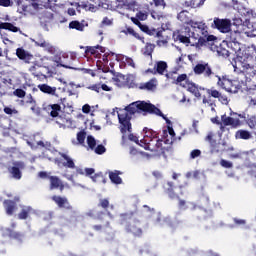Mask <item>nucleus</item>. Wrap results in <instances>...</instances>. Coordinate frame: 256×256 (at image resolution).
<instances>
[{
	"label": "nucleus",
	"instance_id": "nucleus-15",
	"mask_svg": "<svg viewBox=\"0 0 256 256\" xmlns=\"http://www.w3.org/2000/svg\"><path fill=\"white\" fill-rule=\"evenodd\" d=\"M177 19L185 24V25H190L191 27H195V25H198V22H195L191 19L190 13L188 10H182L178 13Z\"/></svg>",
	"mask_w": 256,
	"mask_h": 256
},
{
	"label": "nucleus",
	"instance_id": "nucleus-45",
	"mask_svg": "<svg viewBox=\"0 0 256 256\" xmlns=\"http://www.w3.org/2000/svg\"><path fill=\"white\" fill-rule=\"evenodd\" d=\"M126 33L130 34L131 36L135 37V39L138 40H143L144 38L140 36V34L138 32H136L135 30H133L131 27H129L128 29H126Z\"/></svg>",
	"mask_w": 256,
	"mask_h": 256
},
{
	"label": "nucleus",
	"instance_id": "nucleus-36",
	"mask_svg": "<svg viewBox=\"0 0 256 256\" xmlns=\"http://www.w3.org/2000/svg\"><path fill=\"white\" fill-rule=\"evenodd\" d=\"M201 5H203L201 3V1L197 3L196 0H186L183 3V7L190 8V9H196V8L200 7Z\"/></svg>",
	"mask_w": 256,
	"mask_h": 256
},
{
	"label": "nucleus",
	"instance_id": "nucleus-42",
	"mask_svg": "<svg viewBox=\"0 0 256 256\" xmlns=\"http://www.w3.org/2000/svg\"><path fill=\"white\" fill-rule=\"evenodd\" d=\"M246 125H248L250 129L256 130V116H251L246 119Z\"/></svg>",
	"mask_w": 256,
	"mask_h": 256
},
{
	"label": "nucleus",
	"instance_id": "nucleus-14",
	"mask_svg": "<svg viewBox=\"0 0 256 256\" xmlns=\"http://www.w3.org/2000/svg\"><path fill=\"white\" fill-rule=\"evenodd\" d=\"M97 207L106 211L107 212V216L110 218V219H113L114 216L113 214L108 211L109 209L110 210H114V204H111V202L109 201V198H100L99 199V202L97 204Z\"/></svg>",
	"mask_w": 256,
	"mask_h": 256
},
{
	"label": "nucleus",
	"instance_id": "nucleus-61",
	"mask_svg": "<svg viewBox=\"0 0 256 256\" xmlns=\"http://www.w3.org/2000/svg\"><path fill=\"white\" fill-rule=\"evenodd\" d=\"M128 0H117V8L123 9L126 7Z\"/></svg>",
	"mask_w": 256,
	"mask_h": 256
},
{
	"label": "nucleus",
	"instance_id": "nucleus-23",
	"mask_svg": "<svg viewBox=\"0 0 256 256\" xmlns=\"http://www.w3.org/2000/svg\"><path fill=\"white\" fill-rule=\"evenodd\" d=\"M5 233L10 239L16 240L18 242H22L24 238V234L18 231H14L12 228H5Z\"/></svg>",
	"mask_w": 256,
	"mask_h": 256
},
{
	"label": "nucleus",
	"instance_id": "nucleus-58",
	"mask_svg": "<svg viewBox=\"0 0 256 256\" xmlns=\"http://www.w3.org/2000/svg\"><path fill=\"white\" fill-rule=\"evenodd\" d=\"M4 113L8 114V115L18 114V110L15 109V108L5 107L4 108Z\"/></svg>",
	"mask_w": 256,
	"mask_h": 256
},
{
	"label": "nucleus",
	"instance_id": "nucleus-56",
	"mask_svg": "<svg viewBox=\"0 0 256 256\" xmlns=\"http://www.w3.org/2000/svg\"><path fill=\"white\" fill-rule=\"evenodd\" d=\"M113 20L108 19V17H104V20L101 21V27L112 26Z\"/></svg>",
	"mask_w": 256,
	"mask_h": 256
},
{
	"label": "nucleus",
	"instance_id": "nucleus-47",
	"mask_svg": "<svg viewBox=\"0 0 256 256\" xmlns=\"http://www.w3.org/2000/svg\"><path fill=\"white\" fill-rule=\"evenodd\" d=\"M149 5H155L156 7H162L165 8L166 7V2L165 0H152V2H149Z\"/></svg>",
	"mask_w": 256,
	"mask_h": 256
},
{
	"label": "nucleus",
	"instance_id": "nucleus-62",
	"mask_svg": "<svg viewBox=\"0 0 256 256\" xmlns=\"http://www.w3.org/2000/svg\"><path fill=\"white\" fill-rule=\"evenodd\" d=\"M233 223L236 224L237 226H243L246 224V220L239 219V218H233Z\"/></svg>",
	"mask_w": 256,
	"mask_h": 256
},
{
	"label": "nucleus",
	"instance_id": "nucleus-1",
	"mask_svg": "<svg viewBox=\"0 0 256 256\" xmlns=\"http://www.w3.org/2000/svg\"><path fill=\"white\" fill-rule=\"evenodd\" d=\"M139 113H143V115H147V113L155 114L166 120L167 124H171V120L165 117L160 108H156L155 105L145 101H136L125 108H120V112L118 113V120L120 124L119 129L123 135H125L127 132H132V116Z\"/></svg>",
	"mask_w": 256,
	"mask_h": 256
},
{
	"label": "nucleus",
	"instance_id": "nucleus-7",
	"mask_svg": "<svg viewBox=\"0 0 256 256\" xmlns=\"http://www.w3.org/2000/svg\"><path fill=\"white\" fill-rule=\"evenodd\" d=\"M140 146H142L145 150L154 152L159 156L166 157V153L168 152V147H163L161 140H147L143 139L140 141Z\"/></svg>",
	"mask_w": 256,
	"mask_h": 256
},
{
	"label": "nucleus",
	"instance_id": "nucleus-13",
	"mask_svg": "<svg viewBox=\"0 0 256 256\" xmlns=\"http://www.w3.org/2000/svg\"><path fill=\"white\" fill-rule=\"evenodd\" d=\"M192 37H194L195 40H197L196 45L201 47L206 46L207 43L209 42L217 40V38L214 35L201 36L199 33L196 32H192Z\"/></svg>",
	"mask_w": 256,
	"mask_h": 256
},
{
	"label": "nucleus",
	"instance_id": "nucleus-10",
	"mask_svg": "<svg viewBox=\"0 0 256 256\" xmlns=\"http://www.w3.org/2000/svg\"><path fill=\"white\" fill-rule=\"evenodd\" d=\"M176 134L174 131L173 127H169L168 126V131L164 130L163 134H162V144L164 143L165 146L162 147H168V151L171 150L172 145L174 143V141L176 140L175 138Z\"/></svg>",
	"mask_w": 256,
	"mask_h": 256
},
{
	"label": "nucleus",
	"instance_id": "nucleus-35",
	"mask_svg": "<svg viewBox=\"0 0 256 256\" xmlns=\"http://www.w3.org/2000/svg\"><path fill=\"white\" fill-rule=\"evenodd\" d=\"M68 27L70 29H75L79 32H83L84 31V24L82 22H80L79 20H72L69 24Z\"/></svg>",
	"mask_w": 256,
	"mask_h": 256
},
{
	"label": "nucleus",
	"instance_id": "nucleus-28",
	"mask_svg": "<svg viewBox=\"0 0 256 256\" xmlns=\"http://www.w3.org/2000/svg\"><path fill=\"white\" fill-rule=\"evenodd\" d=\"M97 49H99V51L101 52V53H105V48L104 47H102L101 45H96V46H87L86 48H85V54L86 55H96L97 53H99L98 51H97Z\"/></svg>",
	"mask_w": 256,
	"mask_h": 256
},
{
	"label": "nucleus",
	"instance_id": "nucleus-12",
	"mask_svg": "<svg viewBox=\"0 0 256 256\" xmlns=\"http://www.w3.org/2000/svg\"><path fill=\"white\" fill-rule=\"evenodd\" d=\"M116 83L117 85L122 88V87H128V88H139L138 84H136L135 81H131L129 80V78H126V76L124 74H119L116 78Z\"/></svg>",
	"mask_w": 256,
	"mask_h": 256
},
{
	"label": "nucleus",
	"instance_id": "nucleus-40",
	"mask_svg": "<svg viewBox=\"0 0 256 256\" xmlns=\"http://www.w3.org/2000/svg\"><path fill=\"white\" fill-rule=\"evenodd\" d=\"M155 45L152 43H147L144 48V55L147 57H152Z\"/></svg>",
	"mask_w": 256,
	"mask_h": 256
},
{
	"label": "nucleus",
	"instance_id": "nucleus-37",
	"mask_svg": "<svg viewBox=\"0 0 256 256\" xmlns=\"http://www.w3.org/2000/svg\"><path fill=\"white\" fill-rule=\"evenodd\" d=\"M185 81V83L187 82H191L188 78L187 74H179L178 77L173 81L174 84L176 85H180L181 87L184 86V84H182Z\"/></svg>",
	"mask_w": 256,
	"mask_h": 256
},
{
	"label": "nucleus",
	"instance_id": "nucleus-60",
	"mask_svg": "<svg viewBox=\"0 0 256 256\" xmlns=\"http://www.w3.org/2000/svg\"><path fill=\"white\" fill-rule=\"evenodd\" d=\"M212 153H220V143L215 142V145H210Z\"/></svg>",
	"mask_w": 256,
	"mask_h": 256
},
{
	"label": "nucleus",
	"instance_id": "nucleus-57",
	"mask_svg": "<svg viewBox=\"0 0 256 256\" xmlns=\"http://www.w3.org/2000/svg\"><path fill=\"white\" fill-rule=\"evenodd\" d=\"M88 90L99 93L101 91V84H95L87 87Z\"/></svg>",
	"mask_w": 256,
	"mask_h": 256
},
{
	"label": "nucleus",
	"instance_id": "nucleus-8",
	"mask_svg": "<svg viewBox=\"0 0 256 256\" xmlns=\"http://www.w3.org/2000/svg\"><path fill=\"white\" fill-rule=\"evenodd\" d=\"M51 200L60 208L67 211H71V219H76L78 212L73 209L67 197H62L60 195H53Z\"/></svg>",
	"mask_w": 256,
	"mask_h": 256
},
{
	"label": "nucleus",
	"instance_id": "nucleus-64",
	"mask_svg": "<svg viewBox=\"0 0 256 256\" xmlns=\"http://www.w3.org/2000/svg\"><path fill=\"white\" fill-rule=\"evenodd\" d=\"M48 43L49 42H46L44 40H40V41L35 42V45L37 47H40V48L44 49Z\"/></svg>",
	"mask_w": 256,
	"mask_h": 256
},
{
	"label": "nucleus",
	"instance_id": "nucleus-22",
	"mask_svg": "<svg viewBox=\"0 0 256 256\" xmlns=\"http://www.w3.org/2000/svg\"><path fill=\"white\" fill-rule=\"evenodd\" d=\"M16 56L18 59L24 60L25 63L30 64L34 59L32 54L27 53L23 48H17Z\"/></svg>",
	"mask_w": 256,
	"mask_h": 256
},
{
	"label": "nucleus",
	"instance_id": "nucleus-32",
	"mask_svg": "<svg viewBox=\"0 0 256 256\" xmlns=\"http://www.w3.org/2000/svg\"><path fill=\"white\" fill-rule=\"evenodd\" d=\"M0 29L8 30L13 33H18L20 28L14 26L11 22H0Z\"/></svg>",
	"mask_w": 256,
	"mask_h": 256
},
{
	"label": "nucleus",
	"instance_id": "nucleus-49",
	"mask_svg": "<svg viewBox=\"0 0 256 256\" xmlns=\"http://www.w3.org/2000/svg\"><path fill=\"white\" fill-rule=\"evenodd\" d=\"M94 151L97 155H103L106 152V148L103 144H99L97 147H95Z\"/></svg>",
	"mask_w": 256,
	"mask_h": 256
},
{
	"label": "nucleus",
	"instance_id": "nucleus-6",
	"mask_svg": "<svg viewBox=\"0 0 256 256\" xmlns=\"http://www.w3.org/2000/svg\"><path fill=\"white\" fill-rule=\"evenodd\" d=\"M244 82L228 79L227 76L218 77L217 86L227 93H238L243 89Z\"/></svg>",
	"mask_w": 256,
	"mask_h": 256
},
{
	"label": "nucleus",
	"instance_id": "nucleus-38",
	"mask_svg": "<svg viewBox=\"0 0 256 256\" xmlns=\"http://www.w3.org/2000/svg\"><path fill=\"white\" fill-rule=\"evenodd\" d=\"M216 52L219 56L223 58L229 57V51L225 49L222 44H220L219 46H216Z\"/></svg>",
	"mask_w": 256,
	"mask_h": 256
},
{
	"label": "nucleus",
	"instance_id": "nucleus-44",
	"mask_svg": "<svg viewBox=\"0 0 256 256\" xmlns=\"http://www.w3.org/2000/svg\"><path fill=\"white\" fill-rule=\"evenodd\" d=\"M177 40L183 44H185L186 46H188L190 44V37L184 36L183 34H179L177 36Z\"/></svg>",
	"mask_w": 256,
	"mask_h": 256
},
{
	"label": "nucleus",
	"instance_id": "nucleus-29",
	"mask_svg": "<svg viewBox=\"0 0 256 256\" xmlns=\"http://www.w3.org/2000/svg\"><path fill=\"white\" fill-rule=\"evenodd\" d=\"M167 68H168V65H167V63L166 62H164V61H159V62H157L156 64H155V66H154V70H155V72H154V74H159V75H164V73H165V71L167 70Z\"/></svg>",
	"mask_w": 256,
	"mask_h": 256
},
{
	"label": "nucleus",
	"instance_id": "nucleus-48",
	"mask_svg": "<svg viewBox=\"0 0 256 256\" xmlns=\"http://www.w3.org/2000/svg\"><path fill=\"white\" fill-rule=\"evenodd\" d=\"M207 93L215 99H220L221 93L215 89H207Z\"/></svg>",
	"mask_w": 256,
	"mask_h": 256
},
{
	"label": "nucleus",
	"instance_id": "nucleus-24",
	"mask_svg": "<svg viewBox=\"0 0 256 256\" xmlns=\"http://www.w3.org/2000/svg\"><path fill=\"white\" fill-rule=\"evenodd\" d=\"M198 206H200V208L205 211H210L211 203L209 196L206 194H202L198 199Z\"/></svg>",
	"mask_w": 256,
	"mask_h": 256
},
{
	"label": "nucleus",
	"instance_id": "nucleus-5",
	"mask_svg": "<svg viewBox=\"0 0 256 256\" xmlns=\"http://www.w3.org/2000/svg\"><path fill=\"white\" fill-rule=\"evenodd\" d=\"M195 75H202L206 81L212 82L216 79L219 80L221 76L217 75L214 71L212 66L209 63L202 62L198 63L193 68Z\"/></svg>",
	"mask_w": 256,
	"mask_h": 256
},
{
	"label": "nucleus",
	"instance_id": "nucleus-50",
	"mask_svg": "<svg viewBox=\"0 0 256 256\" xmlns=\"http://www.w3.org/2000/svg\"><path fill=\"white\" fill-rule=\"evenodd\" d=\"M13 94H14L16 97L22 99V98L25 97L26 92H25L23 89H21V88H17V89H15V91L13 92Z\"/></svg>",
	"mask_w": 256,
	"mask_h": 256
},
{
	"label": "nucleus",
	"instance_id": "nucleus-63",
	"mask_svg": "<svg viewBox=\"0 0 256 256\" xmlns=\"http://www.w3.org/2000/svg\"><path fill=\"white\" fill-rule=\"evenodd\" d=\"M12 5H13V2L11 0H0V6L9 7Z\"/></svg>",
	"mask_w": 256,
	"mask_h": 256
},
{
	"label": "nucleus",
	"instance_id": "nucleus-55",
	"mask_svg": "<svg viewBox=\"0 0 256 256\" xmlns=\"http://www.w3.org/2000/svg\"><path fill=\"white\" fill-rule=\"evenodd\" d=\"M136 6H137V2L136 1H127L126 2V5H125V8L126 9H129V10H134L135 8H136Z\"/></svg>",
	"mask_w": 256,
	"mask_h": 256
},
{
	"label": "nucleus",
	"instance_id": "nucleus-21",
	"mask_svg": "<svg viewBox=\"0 0 256 256\" xmlns=\"http://www.w3.org/2000/svg\"><path fill=\"white\" fill-rule=\"evenodd\" d=\"M50 189H59L61 192L65 190V184L62 183L58 176H50Z\"/></svg>",
	"mask_w": 256,
	"mask_h": 256
},
{
	"label": "nucleus",
	"instance_id": "nucleus-52",
	"mask_svg": "<svg viewBox=\"0 0 256 256\" xmlns=\"http://www.w3.org/2000/svg\"><path fill=\"white\" fill-rule=\"evenodd\" d=\"M43 49L46 50L51 55H54L56 53V48L53 45H51L49 42L47 43L46 47H44Z\"/></svg>",
	"mask_w": 256,
	"mask_h": 256
},
{
	"label": "nucleus",
	"instance_id": "nucleus-41",
	"mask_svg": "<svg viewBox=\"0 0 256 256\" xmlns=\"http://www.w3.org/2000/svg\"><path fill=\"white\" fill-rule=\"evenodd\" d=\"M138 28H140L144 33L149 36H152L155 33V29L150 30L149 26L145 24H141L140 26H138Z\"/></svg>",
	"mask_w": 256,
	"mask_h": 256
},
{
	"label": "nucleus",
	"instance_id": "nucleus-26",
	"mask_svg": "<svg viewBox=\"0 0 256 256\" xmlns=\"http://www.w3.org/2000/svg\"><path fill=\"white\" fill-rule=\"evenodd\" d=\"M120 175H123V172H120L118 170L114 172H109V179L113 184L120 185L123 183V179L119 177Z\"/></svg>",
	"mask_w": 256,
	"mask_h": 256
},
{
	"label": "nucleus",
	"instance_id": "nucleus-4",
	"mask_svg": "<svg viewBox=\"0 0 256 256\" xmlns=\"http://www.w3.org/2000/svg\"><path fill=\"white\" fill-rule=\"evenodd\" d=\"M86 216L94 219L95 221L101 223V224H97L92 226V229H94L95 232L98 233H107L108 230H113V227L111 225V222L105 219V212L104 211H99L97 213V215L95 216L94 211L93 210H89L86 213Z\"/></svg>",
	"mask_w": 256,
	"mask_h": 256
},
{
	"label": "nucleus",
	"instance_id": "nucleus-2",
	"mask_svg": "<svg viewBox=\"0 0 256 256\" xmlns=\"http://www.w3.org/2000/svg\"><path fill=\"white\" fill-rule=\"evenodd\" d=\"M234 71L246 76V89L256 90V63H250L249 58L238 57L233 64Z\"/></svg>",
	"mask_w": 256,
	"mask_h": 256
},
{
	"label": "nucleus",
	"instance_id": "nucleus-27",
	"mask_svg": "<svg viewBox=\"0 0 256 256\" xmlns=\"http://www.w3.org/2000/svg\"><path fill=\"white\" fill-rule=\"evenodd\" d=\"M194 28L198 29V33H201V37H210L209 32H208V27L205 25L203 22H197L195 26H192Z\"/></svg>",
	"mask_w": 256,
	"mask_h": 256
},
{
	"label": "nucleus",
	"instance_id": "nucleus-59",
	"mask_svg": "<svg viewBox=\"0 0 256 256\" xmlns=\"http://www.w3.org/2000/svg\"><path fill=\"white\" fill-rule=\"evenodd\" d=\"M136 18L141 20V21H144V20H147L148 15L143 13L142 11H139V12L136 13Z\"/></svg>",
	"mask_w": 256,
	"mask_h": 256
},
{
	"label": "nucleus",
	"instance_id": "nucleus-46",
	"mask_svg": "<svg viewBox=\"0 0 256 256\" xmlns=\"http://www.w3.org/2000/svg\"><path fill=\"white\" fill-rule=\"evenodd\" d=\"M86 138V132L84 130H81L77 133V141L79 144H84Z\"/></svg>",
	"mask_w": 256,
	"mask_h": 256
},
{
	"label": "nucleus",
	"instance_id": "nucleus-11",
	"mask_svg": "<svg viewBox=\"0 0 256 256\" xmlns=\"http://www.w3.org/2000/svg\"><path fill=\"white\" fill-rule=\"evenodd\" d=\"M20 202V196H15L13 200L6 199L3 201V207L6 215L13 216L14 212L18 210V204Z\"/></svg>",
	"mask_w": 256,
	"mask_h": 256
},
{
	"label": "nucleus",
	"instance_id": "nucleus-19",
	"mask_svg": "<svg viewBox=\"0 0 256 256\" xmlns=\"http://www.w3.org/2000/svg\"><path fill=\"white\" fill-rule=\"evenodd\" d=\"M182 88L186 89L189 93L194 95L197 99H201V93L199 91L198 86L193 82H187L182 85Z\"/></svg>",
	"mask_w": 256,
	"mask_h": 256
},
{
	"label": "nucleus",
	"instance_id": "nucleus-25",
	"mask_svg": "<svg viewBox=\"0 0 256 256\" xmlns=\"http://www.w3.org/2000/svg\"><path fill=\"white\" fill-rule=\"evenodd\" d=\"M33 212L34 209L32 206H23L22 210L18 213V219L27 220Z\"/></svg>",
	"mask_w": 256,
	"mask_h": 256
},
{
	"label": "nucleus",
	"instance_id": "nucleus-53",
	"mask_svg": "<svg viewBox=\"0 0 256 256\" xmlns=\"http://www.w3.org/2000/svg\"><path fill=\"white\" fill-rule=\"evenodd\" d=\"M220 166L224 167L225 169H232L233 163L222 159V160H220Z\"/></svg>",
	"mask_w": 256,
	"mask_h": 256
},
{
	"label": "nucleus",
	"instance_id": "nucleus-30",
	"mask_svg": "<svg viewBox=\"0 0 256 256\" xmlns=\"http://www.w3.org/2000/svg\"><path fill=\"white\" fill-rule=\"evenodd\" d=\"M38 88L41 93L49 94V95H55L57 91V88L55 86L51 87V86H48L47 84H41L38 86Z\"/></svg>",
	"mask_w": 256,
	"mask_h": 256
},
{
	"label": "nucleus",
	"instance_id": "nucleus-16",
	"mask_svg": "<svg viewBox=\"0 0 256 256\" xmlns=\"http://www.w3.org/2000/svg\"><path fill=\"white\" fill-rule=\"evenodd\" d=\"M24 167V162H14V166L8 169V172L11 173L13 179L20 180L22 179L21 170L24 169Z\"/></svg>",
	"mask_w": 256,
	"mask_h": 256
},
{
	"label": "nucleus",
	"instance_id": "nucleus-43",
	"mask_svg": "<svg viewBox=\"0 0 256 256\" xmlns=\"http://www.w3.org/2000/svg\"><path fill=\"white\" fill-rule=\"evenodd\" d=\"M87 145H88L89 149H91V150L95 149V147H96V140H95V138L93 136L89 135L87 137Z\"/></svg>",
	"mask_w": 256,
	"mask_h": 256
},
{
	"label": "nucleus",
	"instance_id": "nucleus-54",
	"mask_svg": "<svg viewBox=\"0 0 256 256\" xmlns=\"http://www.w3.org/2000/svg\"><path fill=\"white\" fill-rule=\"evenodd\" d=\"M201 154H202L201 150L195 149V150L190 152V158L191 159H196L198 157H201Z\"/></svg>",
	"mask_w": 256,
	"mask_h": 256
},
{
	"label": "nucleus",
	"instance_id": "nucleus-3",
	"mask_svg": "<svg viewBox=\"0 0 256 256\" xmlns=\"http://www.w3.org/2000/svg\"><path fill=\"white\" fill-rule=\"evenodd\" d=\"M119 224L124 227L126 233L134 237L141 238L143 235L142 222L137 219V214L133 211L121 213L119 215Z\"/></svg>",
	"mask_w": 256,
	"mask_h": 256
},
{
	"label": "nucleus",
	"instance_id": "nucleus-18",
	"mask_svg": "<svg viewBox=\"0 0 256 256\" xmlns=\"http://www.w3.org/2000/svg\"><path fill=\"white\" fill-rule=\"evenodd\" d=\"M162 189H164L165 194H167L170 199L179 198V195L175 193L176 186L173 182H165L162 184Z\"/></svg>",
	"mask_w": 256,
	"mask_h": 256
},
{
	"label": "nucleus",
	"instance_id": "nucleus-31",
	"mask_svg": "<svg viewBox=\"0 0 256 256\" xmlns=\"http://www.w3.org/2000/svg\"><path fill=\"white\" fill-rule=\"evenodd\" d=\"M138 89L140 90H144V91H153L156 89V84H155V80H149L146 83H142L140 84V86H138Z\"/></svg>",
	"mask_w": 256,
	"mask_h": 256
},
{
	"label": "nucleus",
	"instance_id": "nucleus-17",
	"mask_svg": "<svg viewBox=\"0 0 256 256\" xmlns=\"http://www.w3.org/2000/svg\"><path fill=\"white\" fill-rule=\"evenodd\" d=\"M221 122L224 126H231L232 129H237L241 126V120L239 118L227 117L226 115L221 116Z\"/></svg>",
	"mask_w": 256,
	"mask_h": 256
},
{
	"label": "nucleus",
	"instance_id": "nucleus-20",
	"mask_svg": "<svg viewBox=\"0 0 256 256\" xmlns=\"http://www.w3.org/2000/svg\"><path fill=\"white\" fill-rule=\"evenodd\" d=\"M144 140H154L155 144L157 141H161L163 145V139H159V133L154 130H150V128H143Z\"/></svg>",
	"mask_w": 256,
	"mask_h": 256
},
{
	"label": "nucleus",
	"instance_id": "nucleus-9",
	"mask_svg": "<svg viewBox=\"0 0 256 256\" xmlns=\"http://www.w3.org/2000/svg\"><path fill=\"white\" fill-rule=\"evenodd\" d=\"M210 27L217 29L222 34H227L232 31V20L215 17Z\"/></svg>",
	"mask_w": 256,
	"mask_h": 256
},
{
	"label": "nucleus",
	"instance_id": "nucleus-39",
	"mask_svg": "<svg viewBox=\"0 0 256 256\" xmlns=\"http://www.w3.org/2000/svg\"><path fill=\"white\" fill-rule=\"evenodd\" d=\"M51 107V112H50V116L53 118H56L59 116V112H61V106L59 104H53L50 105Z\"/></svg>",
	"mask_w": 256,
	"mask_h": 256
},
{
	"label": "nucleus",
	"instance_id": "nucleus-34",
	"mask_svg": "<svg viewBox=\"0 0 256 256\" xmlns=\"http://www.w3.org/2000/svg\"><path fill=\"white\" fill-rule=\"evenodd\" d=\"M60 156L66 161L63 162V167H66L67 169H75V163L67 154L60 153Z\"/></svg>",
	"mask_w": 256,
	"mask_h": 256
},
{
	"label": "nucleus",
	"instance_id": "nucleus-33",
	"mask_svg": "<svg viewBox=\"0 0 256 256\" xmlns=\"http://www.w3.org/2000/svg\"><path fill=\"white\" fill-rule=\"evenodd\" d=\"M236 139L249 140L253 138V135L248 130H238L236 132Z\"/></svg>",
	"mask_w": 256,
	"mask_h": 256
},
{
	"label": "nucleus",
	"instance_id": "nucleus-51",
	"mask_svg": "<svg viewBox=\"0 0 256 256\" xmlns=\"http://www.w3.org/2000/svg\"><path fill=\"white\" fill-rule=\"evenodd\" d=\"M205 141H207L210 146H214L215 145L216 140L213 139V133L212 132H209L207 134V136L205 137Z\"/></svg>",
	"mask_w": 256,
	"mask_h": 256
}]
</instances>
